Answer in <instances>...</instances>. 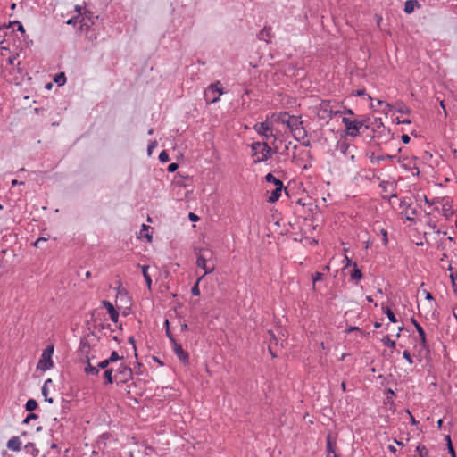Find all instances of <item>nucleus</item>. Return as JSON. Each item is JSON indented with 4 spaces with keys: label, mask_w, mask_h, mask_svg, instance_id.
Wrapping results in <instances>:
<instances>
[{
    "label": "nucleus",
    "mask_w": 457,
    "mask_h": 457,
    "mask_svg": "<svg viewBox=\"0 0 457 457\" xmlns=\"http://www.w3.org/2000/svg\"><path fill=\"white\" fill-rule=\"evenodd\" d=\"M339 114H348V115H354L352 109H348V108H345L343 110V111H336L334 112V115L335 116H337Z\"/></svg>",
    "instance_id": "c03bdc74"
},
{
    "label": "nucleus",
    "mask_w": 457,
    "mask_h": 457,
    "mask_svg": "<svg viewBox=\"0 0 457 457\" xmlns=\"http://www.w3.org/2000/svg\"><path fill=\"white\" fill-rule=\"evenodd\" d=\"M403 357L410 363V364H412L413 363V359L409 351L407 350H404L403 353Z\"/></svg>",
    "instance_id": "49530a36"
},
{
    "label": "nucleus",
    "mask_w": 457,
    "mask_h": 457,
    "mask_svg": "<svg viewBox=\"0 0 457 457\" xmlns=\"http://www.w3.org/2000/svg\"><path fill=\"white\" fill-rule=\"evenodd\" d=\"M111 364V361H109L108 358L100 361L97 365L98 369H104L106 370L107 367Z\"/></svg>",
    "instance_id": "de8ad7c7"
},
{
    "label": "nucleus",
    "mask_w": 457,
    "mask_h": 457,
    "mask_svg": "<svg viewBox=\"0 0 457 457\" xmlns=\"http://www.w3.org/2000/svg\"><path fill=\"white\" fill-rule=\"evenodd\" d=\"M116 371L118 374L121 375L122 381L128 380L132 377L133 374L131 368L124 363L120 364Z\"/></svg>",
    "instance_id": "ddd939ff"
},
{
    "label": "nucleus",
    "mask_w": 457,
    "mask_h": 457,
    "mask_svg": "<svg viewBox=\"0 0 457 457\" xmlns=\"http://www.w3.org/2000/svg\"><path fill=\"white\" fill-rule=\"evenodd\" d=\"M428 226L433 229V231H434L435 233H437V234L441 233V231H440L439 229H436V223H435V222H433V221H431V220H430V221L428 223Z\"/></svg>",
    "instance_id": "680f3d73"
},
{
    "label": "nucleus",
    "mask_w": 457,
    "mask_h": 457,
    "mask_svg": "<svg viewBox=\"0 0 457 457\" xmlns=\"http://www.w3.org/2000/svg\"><path fill=\"white\" fill-rule=\"evenodd\" d=\"M79 19V16L72 17L67 21V24L69 25H75L78 22V20Z\"/></svg>",
    "instance_id": "bf43d9fd"
},
{
    "label": "nucleus",
    "mask_w": 457,
    "mask_h": 457,
    "mask_svg": "<svg viewBox=\"0 0 457 457\" xmlns=\"http://www.w3.org/2000/svg\"><path fill=\"white\" fill-rule=\"evenodd\" d=\"M89 348H90L89 342L87 341V339L86 337H82L80 339V344H79L80 351L83 352L85 349H89Z\"/></svg>",
    "instance_id": "ea45409f"
},
{
    "label": "nucleus",
    "mask_w": 457,
    "mask_h": 457,
    "mask_svg": "<svg viewBox=\"0 0 457 457\" xmlns=\"http://www.w3.org/2000/svg\"><path fill=\"white\" fill-rule=\"evenodd\" d=\"M12 25H16L17 26V29L18 31L21 32V33H25V29L22 25V23L19 21H15L13 22H10L9 25H8V28L12 26Z\"/></svg>",
    "instance_id": "37998d69"
},
{
    "label": "nucleus",
    "mask_w": 457,
    "mask_h": 457,
    "mask_svg": "<svg viewBox=\"0 0 457 457\" xmlns=\"http://www.w3.org/2000/svg\"><path fill=\"white\" fill-rule=\"evenodd\" d=\"M271 126L268 122H259L254 125V130L262 136L269 131H270Z\"/></svg>",
    "instance_id": "f3484780"
},
{
    "label": "nucleus",
    "mask_w": 457,
    "mask_h": 457,
    "mask_svg": "<svg viewBox=\"0 0 457 457\" xmlns=\"http://www.w3.org/2000/svg\"><path fill=\"white\" fill-rule=\"evenodd\" d=\"M342 122L345 127V133L352 137H357L358 135H365L366 137L370 138V143L379 146L381 145V141L379 140L380 136L378 134V132L375 131L374 129H370V125L365 123V120H351L349 118L344 117L342 119Z\"/></svg>",
    "instance_id": "f257e3e1"
},
{
    "label": "nucleus",
    "mask_w": 457,
    "mask_h": 457,
    "mask_svg": "<svg viewBox=\"0 0 457 457\" xmlns=\"http://www.w3.org/2000/svg\"><path fill=\"white\" fill-rule=\"evenodd\" d=\"M38 407L37 402L35 399H29L25 403V410L29 412H33Z\"/></svg>",
    "instance_id": "a878e982"
},
{
    "label": "nucleus",
    "mask_w": 457,
    "mask_h": 457,
    "mask_svg": "<svg viewBox=\"0 0 457 457\" xmlns=\"http://www.w3.org/2000/svg\"><path fill=\"white\" fill-rule=\"evenodd\" d=\"M156 146H157V142L156 141L151 142L149 144V145H148V148H147L148 154H151L153 149L155 148Z\"/></svg>",
    "instance_id": "052dcab7"
},
{
    "label": "nucleus",
    "mask_w": 457,
    "mask_h": 457,
    "mask_svg": "<svg viewBox=\"0 0 457 457\" xmlns=\"http://www.w3.org/2000/svg\"><path fill=\"white\" fill-rule=\"evenodd\" d=\"M415 7H420V4L417 0H407L404 3L403 10L407 14H411V12H413Z\"/></svg>",
    "instance_id": "a211bd4d"
},
{
    "label": "nucleus",
    "mask_w": 457,
    "mask_h": 457,
    "mask_svg": "<svg viewBox=\"0 0 457 457\" xmlns=\"http://www.w3.org/2000/svg\"><path fill=\"white\" fill-rule=\"evenodd\" d=\"M54 81L58 85V86H62L65 84L66 82V76L64 74V72H59L57 74L54 75Z\"/></svg>",
    "instance_id": "c756f323"
},
{
    "label": "nucleus",
    "mask_w": 457,
    "mask_h": 457,
    "mask_svg": "<svg viewBox=\"0 0 457 457\" xmlns=\"http://www.w3.org/2000/svg\"><path fill=\"white\" fill-rule=\"evenodd\" d=\"M446 446L451 457H456L455 450L453 448V444L447 445Z\"/></svg>",
    "instance_id": "4d7b16f0"
},
{
    "label": "nucleus",
    "mask_w": 457,
    "mask_h": 457,
    "mask_svg": "<svg viewBox=\"0 0 457 457\" xmlns=\"http://www.w3.org/2000/svg\"><path fill=\"white\" fill-rule=\"evenodd\" d=\"M406 413L410 416V421L411 425L415 426L419 423V421L415 420V418L409 410H406Z\"/></svg>",
    "instance_id": "5fc2aeb1"
},
{
    "label": "nucleus",
    "mask_w": 457,
    "mask_h": 457,
    "mask_svg": "<svg viewBox=\"0 0 457 457\" xmlns=\"http://www.w3.org/2000/svg\"><path fill=\"white\" fill-rule=\"evenodd\" d=\"M377 103H378V105H383L384 104L385 105L384 111H386V112L394 109V106L392 104H390L388 103H386L384 101L378 100Z\"/></svg>",
    "instance_id": "09e8293b"
},
{
    "label": "nucleus",
    "mask_w": 457,
    "mask_h": 457,
    "mask_svg": "<svg viewBox=\"0 0 457 457\" xmlns=\"http://www.w3.org/2000/svg\"><path fill=\"white\" fill-rule=\"evenodd\" d=\"M394 110L399 113H411V109L403 102L396 103L395 105L394 106Z\"/></svg>",
    "instance_id": "5701e85b"
},
{
    "label": "nucleus",
    "mask_w": 457,
    "mask_h": 457,
    "mask_svg": "<svg viewBox=\"0 0 457 457\" xmlns=\"http://www.w3.org/2000/svg\"><path fill=\"white\" fill-rule=\"evenodd\" d=\"M411 323L413 324V326L415 327V329H416L417 333L419 334V337H420V346H421L423 349H427V347H428V343H427V338H426V333H425V330H424V329H423V328L420 326V324L416 320V319L411 318Z\"/></svg>",
    "instance_id": "9d476101"
},
{
    "label": "nucleus",
    "mask_w": 457,
    "mask_h": 457,
    "mask_svg": "<svg viewBox=\"0 0 457 457\" xmlns=\"http://www.w3.org/2000/svg\"><path fill=\"white\" fill-rule=\"evenodd\" d=\"M278 121L286 124L291 130L296 126L301 125L302 121L299 120V117L289 115L288 112H280L278 115Z\"/></svg>",
    "instance_id": "423d86ee"
},
{
    "label": "nucleus",
    "mask_w": 457,
    "mask_h": 457,
    "mask_svg": "<svg viewBox=\"0 0 457 457\" xmlns=\"http://www.w3.org/2000/svg\"><path fill=\"white\" fill-rule=\"evenodd\" d=\"M128 341H129V344L132 345L134 352H135V357L137 358L135 337L133 336H131V337H129Z\"/></svg>",
    "instance_id": "3c124183"
},
{
    "label": "nucleus",
    "mask_w": 457,
    "mask_h": 457,
    "mask_svg": "<svg viewBox=\"0 0 457 457\" xmlns=\"http://www.w3.org/2000/svg\"><path fill=\"white\" fill-rule=\"evenodd\" d=\"M223 93V89L220 87V82L216 81L205 89L204 96L207 104H214L220 100V96Z\"/></svg>",
    "instance_id": "39448f33"
},
{
    "label": "nucleus",
    "mask_w": 457,
    "mask_h": 457,
    "mask_svg": "<svg viewBox=\"0 0 457 457\" xmlns=\"http://www.w3.org/2000/svg\"><path fill=\"white\" fill-rule=\"evenodd\" d=\"M204 276H201L197 278L196 282L194 284V286L191 288V294L195 296L200 295V288H199V283L202 280Z\"/></svg>",
    "instance_id": "72a5a7b5"
},
{
    "label": "nucleus",
    "mask_w": 457,
    "mask_h": 457,
    "mask_svg": "<svg viewBox=\"0 0 457 457\" xmlns=\"http://www.w3.org/2000/svg\"><path fill=\"white\" fill-rule=\"evenodd\" d=\"M207 259L203 254L199 253L196 258V265L198 268L204 269L206 266Z\"/></svg>",
    "instance_id": "f704fd0d"
},
{
    "label": "nucleus",
    "mask_w": 457,
    "mask_h": 457,
    "mask_svg": "<svg viewBox=\"0 0 457 457\" xmlns=\"http://www.w3.org/2000/svg\"><path fill=\"white\" fill-rule=\"evenodd\" d=\"M379 187H380V188L382 189L383 192H388V191L391 192V195L389 196L382 195L383 199L390 200L391 198H396L397 197V193H396L397 182L395 179H393L392 181H390V180H382L379 183Z\"/></svg>",
    "instance_id": "0eeeda50"
},
{
    "label": "nucleus",
    "mask_w": 457,
    "mask_h": 457,
    "mask_svg": "<svg viewBox=\"0 0 457 457\" xmlns=\"http://www.w3.org/2000/svg\"><path fill=\"white\" fill-rule=\"evenodd\" d=\"M159 160H160V162H168V161H169V154H168V153H167L165 150H163V151H162V152L160 153V154H159Z\"/></svg>",
    "instance_id": "a18cd8bd"
},
{
    "label": "nucleus",
    "mask_w": 457,
    "mask_h": 457,
    "mask_svg": "<svg viewBox=\"0 0 457 457\" xmlns=\"http://www.w3.org/2000/svg\"><path fill=\"white\" fill-rule=\"evenodd\" d=\"M122 358L123 357L120 356L116 351H113V352H112V353H111L110 357L108 358V360H109V361H111V363H112V362H115V361H119V360H121Z\"/></svg>",
    "instance_id": "79ce46f5"
},
{
    "label": "nucleus",
    "mask_w": 457,
    "mask_h": 457,
    "mask_svg": "<svg viewBox=\"0 0 457 457\" xmlns=\"http://www.w3.org/2000/svg\"><path fill=\"white\" fill-rule=\"evenodd\" d=\"M149 229H151L150 226L143 224L141 233H142V237H145L148 242H151L153 237L151 234L148 233Z\"/></svg>",
    "instance_id": "473e14b6"
},
{
    "label": "nucleus",
    "mask_w": 457,
    "mask_h": 457,
    "mask_svg": "<svg viewBox=\"0 0 457 457\" xmlns=\"http://www.w3.org/2000/svg\"><path fill=\"white\" fill-rule=\"evenodd\" d=\"M24 450L33 457H37L39 454V450L37 448L36 445L31 442L25 445Z\"/></svg>",
    "instance_id": "4be33fe9"
},
{
    "label": "nucleus",
    "mask_w": 457,
    "mask_h": 457,
    "mask_svg": "<svg viewBox=\"0 0 457 457\" xmlns=\"http://www.w3.org/2000/svg\"><path fill=\"white\" fill-rule=\"evenodd\" d=\"M179 168V164L176 163V162H172L170 164H169L168 168H167V171H176Z\"/></svg>",
    "instance_id": "6e6d98bb"
},
{
    "label": "nucleus",
    "mask_w": 457,
    "mask_h": 457,
    "mask_svg": "<svg viewBox=\"0 0 457 457\" xmlns=\"http://www.w3.org/2000/svg\"><path fill=\"white\" fill-rule=\"evenodd\" d=\"M403 166L405 169H409V170L415 169V170H417V171H419V170H420V167L417 165V159L416 158H414L411 161H409L408 164H403Z\"/></svg>",
    "instance_id": "4c0bfd02"
},
{
    "label": "nucleus",
    "mask_w": 457,
    "mask_h": 457,
    "mask_svg": "<svg viewBox=\"0 0 457 457\" xmlns=\"http://www.w3.org/2000/svg\"><path fill=\"white\" fill-rule=\"evenodd\" d=\"M102 305L106 309L108 314L110 315L111 320L114 323H117L119 320V312L114 308L113 304L107 300H103Z\"/></svg>",
    "instance_id": "9b49d317"
},
{
    "label": "nucleus",
    "mask_w": 457,
    "mask_h": 457,
    "mask_svg": "<svg viewBox=\"0 0 457 457\" xmlns=\"http://www.w3.org/2000/svg\"><path fill=\"white\" fill-rule=\"evenodd\" d=\"M203 270H204V273L202 276H204H204H206V275L211 274V273H212V272H213V270H214V266L210 267V266H208V265L206 264L205 268H204Z\"/></svg>",
    "instance_id": "603ef678"
},
{
    "label": "nucleus",
    "mask_w": 457,
    "mask_h": 457,
    "mask_svg": "<svg viewBox=\"0 0 457 457\" xmlns=\"http://www.w3.org/2000/svg\"><path fill=\"white\" fill-rule=\"evenodd\" d=\"M172 348H173L174 353L176 354L177 358L183 364L189 363V354L187 351H185L182 348V345L179 343H178L177 341L175 343H172Z\"/></svg>",
    "instance_id": "1a4fd4ad"
},
{
    "label": "nucleus",
    "mask_w": 457,
    "mask_h": 457,
    "mask_svg": "<svg viewBox=\"0 0 457 457\" xmlns=\"http://www.w3.org/2000/svg\"><path fill=\"white\" fill-rule=\"evenodd\" d=\"M382 312L384 314H386L390 322H392V323L397 322V319L390 307H388L386 305H382Z\"/></svg>",
    "instance_id": "b1692460"
},
{
    "label": "nucleus",
    "mask_w": 457,
    "mask_h": 457,
    "mask_svg": "<svg viewBox=\"0 0 457 457\" xmlns=\"http://www.w3.org/2000/svg\"><path fill=\"white\" fill-rule=\"evenodd\" d=\"M425 202L426 204L432 206L434 204H440L443 206V216L445 218L446 220H450L452 216L454 213V211L453 209V200L449 196H444V197H434L433 199H428L426 195H417L416 200H422Z\"/></svg>",
    "instance_id": "f03ea898"
},
{
    "label": "nucleus",
    "mask_w": 457,
    "mask_h": 457,
    "mask_svg": "<svg viewBox=\"0 0 457 457\" xmlns=\"http://www.w3.org/2000/svg\"><path fill=\"white\" fill-rule=\"evenodd\" d=\"M74 10L76 12H78L77 16H79V17H80L81 15L83 16L82 7L80 5H75Z\"/></svg>",
    "instance_id": "69168bd1"
},
{
    "label": "nucleus",
    "mask_w": 457,
    "mask_h": 457,
    "mask_svg": "<svg viewBox=\"0 0 457 457\" xmlns=\"http://www.w3.org/2000/svg\"><path fill=\"white\" fill-rule=\"evenodd\" d=\"M46 238L45 237H38L34 243H33V245L36 246V247H38L39 246V244H41V242H46Z\"/></svg>",
    "instance_id": "e2e57ef3"
},
{
    "label": "nucleus",
    "mask_w": 457,
    "mask_h": 457,
    "mask_svg": "<svg viewBox=\"0 0 457 457\" xmlns=\"http://www.w3.org/2000/svg\"><path fill=\"white\" fill-rule=\"evenodd\" d=\"M178 174H179V180H177V181H176V183H177L179 186H182L181 179H189V176H188V175H187V176H183V175H181V173H178Z\"/></svg>",
    "instance_id": "338daca9"
},
{
    "label": "nucleus",
    "mask_w": 457,
    "mask_h": 457,
    "mask_svg": "<svg viewBox=\"0 0 457 457\" xmlns=\"http://www.w3.org/2000/svg\"><path fill=\"white\" fill-rule=\"evenodd\" d=\"M415 451L418 453L419 457H429L428 451L423 445H419Z\"/></svg>",
    "instance_id": "7c9ffc66"
},
{
    "label": "nucleus",
    "mask_w": 457,
    "mask_h": 457,
    "mask_svg": "<svg viewBox=\"0 0 457 457\" xmlns=\"http://www.w3.org/2000/svg\"><path fill=\"white\" fill-rule=\"evenodd\" d=\"M324 278V274L322 272L317 271L312 274V291H316V283L318 281H321Z\"/></svg>",
    "instance_id": "cd10ccee"
},
{
    "label": "nucleus",
    "mask_w": 457,
    "mask_h": 457,
    "mask_svg": "<svg viewBox=\"0 0 457 457\" xmlns=\"http://www.w3.org/2000/svg\"><path fill=\"white\" fill-rule=\"evenodd\" d=\"M380 232L383 237V243L385 245H386L388 243L387 231L386 229L382 228Z\"/></svg>",
    "instance_id": "864d4df0"
},
{
    "label": "nucleus",
    "mask_w": 457,
    "mask_h": 457,
    "mask_svg": "<svg viewBox=\"0 0 457 457\" xmlns=\"http://www.w3.org/2000/svg\"><path fill=\"white\" fill-rule=\"evenodd\" d=\"M148 268L149 266L148 265H143L142 266V273H143V277L145 280V283L147 285V287L149 289H151V285H152V278H151V276L149 275L148 273Z\"/></svg>",
    "instance_id": "bb28decb"
},
{
    "label": "nucleus",
    "mask_w": 457,
    "mask_h": 457,
    "mask_svg": "<svg viewBox=\"0 0 457 457\" xmlns=\"http://www.w3.org/2000/svg\"><path fill=\"white\" fill-rule=\"evenodd\" d=\"M294 133V137L297 138L298 137H303L306 135V131L301 125L296 126L291 130Z\"/></svg>",
    "instance_id": "2f4dec72"
},
{
    "label": "nucleus",
    "mask_w": 457,
    "mask_h": 457,
    "mask_svg": "<svg viewBox=\"0 0 457 457\" xmlns=\"http://www.w3.org/2000/svg\"><path fill=\"white\" fill-rule=\"evenodd\" d=\"M94 18H98L97 16L94 17V13L89 11L86 10L83 12V16L81 17L79 22H80V29L81 30H88L92 25H94Z\"/></svg>",
    "instance_id": "6e6552de"
},
{
    "label": "nucleus",
    "mask_w": 457,
    "mask_h": 457,
    "mask_svg": "<svg viewBox=\"0 0 457 457\" xmlns=\"http://www.w3.org/2000/svg\"><path fill=\"white\" fill-rule=\"evenodd\" d=\"M363 277V274L361 269L358 267L356 262L353 264V270L350 272V278L353 281H355L357 284L359 280H361Z\"/></svg>",
    "instance_id": "dca6fc26"
},
{
    "label": "nucleus",
    "mask_w": 457,
    "mask_h": 457,
    "mask_svg": "<svg viewBox=\"0 0 457 457\" xmlns=\"http://www.w3.org/2000/svg\"><path fill=\"white\" fill-rule=\"evenodd\" d=\"M401 138L403 144H409V142L411 141V137L406 134L402 135Z\"/></svg>",
    "instance_id": "0e129e2a"
},
{
    "label": "nucleus",
    "mask_w": 457,
    "mask_h": 457,
    "mask_svg": "<svg viewBox=\"0 0 457 457\" xmlns=\"http://www.w3.org/2000/svg\"><path fill=\"white\" fill-rule=\"evenodd\" d=\"M188 219L193 222L199 220V217L194 212H189Z\"/></svg>",
    "instance_id": "13d9d810"
},
{
    "label": "nucleus",
    "mask_w": 457,
    "mask_h": 457,
    "mask_svg": "<svg viewBox=\"0 0 457 457\" xmlns=\"http://www.w3.org/2000/svg\"><path fill=\"white\" fill-rule=\"evenodd\" d=\"M329 105L328 104H326V103H322L321 104V108H320V111L319 112V117L320 119H332L335 115H334V112L328 108Z\"/></svg>",
    "instance_id": "2eb2a0df"
},
{
    "label": "nucleus",
    "mask_w": 457,
    "mask_h": 457,
    "mask_svg": "<svg viewBox=\"0 0 457 457\" xmlns=\"http://www.w3.org/2000/svg\"><path fill=\"white\" fill-rule=\"evenodd\" d=\"M165 334H166V336L168 337V338L170 339V343H171V344H172V343H175V342L177 341V340L175 339V337H174L173 334L171 333V331H170V328H167L165 329Z\"/></svg>",
    "instance_id": "8fccbe9b"
},
{
    "label": "nucleus",
    "mask_w": 457,
    "mask_h": 457,
    "mask_svg": "<svg viewBox=\"0 0 457 457\" xmlns=\"http://www.w3.org/2000/svg\"><path fill=\"white\" fill-rule=\"evenodd\" d=\"M350 148V145L348 143H346L345 141H343V142H339L338 143V149L340 150V152L344 154V155H346L347 153H348V150Z\"/></svg>",
    "instance_id": "e433bc0d"
},
{
    "label": "nucleus",
    "mask_w": 457,
    "mask_h": 457,
    "mask_svg": "<svg viewBox=\"0 0 457 457\" xmlns=\"http://www.w3.org/2000/svg\"><path fill=\"white\" fill-rule=\"evenodd\" d=\"M7 448L13 452H18L21 449V442L19 436H12L10 438L6 445Z\"/></svg>",
    "instance_id": "4468645a"
},
{
    "label": "nucleus",
    "mask_w": 457,
    "mask_h": 457,
    "mask_svg": "<svg viewBox=\"0 0 457 457\" xmlns=\"http://www.w3.org/2000/svg\"><path fill=\"white\" fill-rule=\"evenodd\" d=\"M326 450H327V457H331V453H334L335 451V444L332 442L331 435L328 434L326 438Z\"/></svg>",
    "instance_id": "412c9836"
},
{
    "label": "nucleus",
    "mask_w": 457,
    "mask_h": 457,
    "mask_svg": "<svg viewBox=\"0 0 457 457\" xmlns=\"http://www.w3.org/2000/svg\"><path fill=\"white\" fill-rule=\"evenodd\" d=\"M386 395L391 396V398H394L395 396V391L391 388H387L386 390Z\"/></svg>",
    "instance_id": "774afa93"
},
{
    "label": "nucleus",
    "mask_w": 457,
    "mask_h": 457,
    "mask_svg": "<svg viewBox=\"0 0 457 457\" xmlns=\"http://www.w3.org/2000/svg\"><path fill=\"white\" fill-rule=\"evenodd\" d=\"M265 180L268 183L274 184L275 187L284 186L283 182L279 179H277L273 176V173H267L265 176Z\"/></svg>",
    "instance_id": "393cba45"
},
{
    "label": "nucleus",
    "mask_w": 457,
    "mask_h": 457,
    "mask_svg": "<svg viewBox=\"0 0 457 457\" xmlns=\"http://www.w3.org/2000/svg\"><path fill=\"white\" fill-rule=\"evenodd\" d=\"M251 149V155L253 162L255 163L266 161L269 157L271 156L272 149L268 145V142H254L252 144Z\"/></svg>",
    "instance_id": "7ed1b4c3"
},
{
    "label": "nucleus",
    "mask_w": 457,
    "mask_h": 457,
    "mask_svg": "<svg viewBox=\"0 0 457 457\" xmlns=\"http://www.w3.org/2000/svg\"><path fill=\"white\" fill-rule=\"evenodd\" d=\"M272 36V29L270 27H264L259 33L258 37L260 40H265L269 42V39Z\"/></svg>",
    "instance_id": "6ab92c4d"
},
{
    "label": "nucleus",
    "mask_w": 457,
    "mask_h": 457,
    "mask_svg": "<svg viewBox=\"0 0 457 457\" xmlns=\"http://www.w3.org/2000/svg\"><path fill=\"white\" fill-rule=\"evenodd\" d=\"M282 190L285 191L287 195H289L287 187H284V186L275 187V188L270 192V195L268 197L267 202L270 204L276 203L281 196Z\"/></svg>",
    "instance_id": "f8f14e48"
},
{
    "label": "nucleus",
    "mask_w": 457,
    "mask_h": 457,
    "mask_svg": "<svg viewBox=\"0 0 457 457\" xmlns=\"http://www.w3.org/2000/svg\"><path fill=\"white\" fill-rule=\"evenodd\" d=\"M54 346L53 344L48 345L41 354V358L37 363V370H41L43 371L48 370L53 368L54 362L52 361V356L54 353Z\"/></svg>",
    "instance_id": "20e7f679"
},
{
    "label": "nucleus",
    "mask_w": 457,
    "mask_h": 457,
    "mask_svg": "<svg viewBox=\"0 0 457 457\" xmlns=\"http://www.w3.org/2000/svg\"><path fill=\"white\" fill-rule=\"evenodd\" d=\"M113 370L106 369L104 372V378L105 384H112L114 382V378L112 376Z\"/></svg>",
    "instance_id": "c85d7f7f"
},
{
    "label": "nucleus",
    "mask_w": 457,
    "mask_h": 457,
    "mask_svg": "<svg viewBox=\"0 0 457 457\" xmlns=\"http://www.w3.org/2000/svg\"><path fill=\"white\" fill-rule=\"evenodd\" d=\"M381 342L388 346V347H391V348H395L396 346V343L395 340H392L388 335L385 336L382 339H381Z\"/></svg>",
    "instance_id": "c9c22d12"
},
{
    "label": "nucleus",
    "mask_w": 457,
    "mask_h": 457,
    "mask_svg": "<svg viewBox=\"0 0 457 457\" xmlns=\"http://www.w3.org/2000/svg\"><path fill=\"white\" fill-rule=\"evenodd\" d=\"M38 416L34 412H29L23 420L22 424H29L32 420H37Z\"/></svg>",
    "instance_id": "a19ab883"
},
{
    "label": "nucleus",
    "mask_w": 457,
    "mask_h": 457,
    "mask_svg": "<svg viewBox=\"0 0 457 457\" xmlns=\"http://www.w3.org/2000/svg\"><path fill=\"white\" fill-rule=\"evenodd\" d=\"M84 371L87 375L97 376L99 374L98 367H95L90 363L88 356H87V366L85 367Z\"/></svg>",
    "instance_id": "aec40b11"
},
{
    "label": "nucleus",
    "mask_w": 457,
    "mask_h": 457,
    "mask_svg": "<svg viewBox=\"0 0 457 457\" xmlns=\"http://www.w3.org/2000/svg\"><path fill=\"white\" fill-rule=\"evenodd\" d=\"M261 137H263V140L262 141H265V142H268V144L270 143V140L272 139L273 142L276 141V137L272 132V129H270V131L265 133V134H262Z\"/></svg>",
    "instance_id": "58836bf2"
}]
</instances>
